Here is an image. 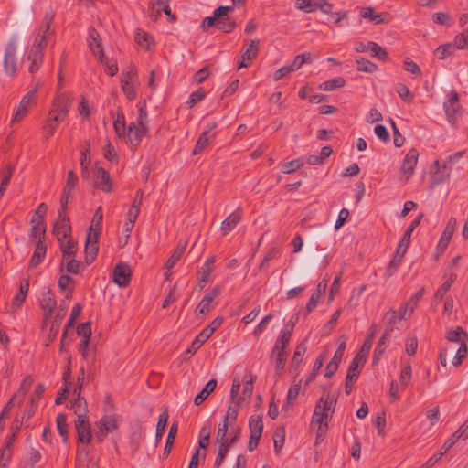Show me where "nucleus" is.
Segmentation results:
<instances>
[{
  "label": "nucleus",
  "mask_w": 468,
  "mask_h": 468,
  "mask_svg": "<svg viewBox=\"0 0 468 468\" xmlns=\"http://www.w3.org/2000/svg\"><path fill=\"white\" fill-rule=\"evenodd\" d=\"M176 433H177V423L174 422L169 429V432H168V435L166 438V442H165V445L164 448L163 455L165 457H166L170 453L173 444L175 442L176 437Z\"/></svg>",
  "instance_id": "obj_48"
},
{
  "label": "nucleus",
  "mask_w": 468,
  "mask_h": 468,
  "mask_svg": "<svg viewBox=\"0 0 468 468\" xmlns=\"http://www.w3.org/2000/svg\"><path fill=\"white\" fill-rule=\"evenodd\" d=\"M57 429L59 433V435L63 438V441H68V423H67V417L64 413H59L57 416Z\"/></svg>",
  "instance_id": "obj_51"
},
{
  "label": "nucleus",
  "mask_w": 468,
  "mask_h": 468,
  "mask_svg": "<svg viewBox=\"0 0 468 468\" xmlns=\"http://www.w3.org/2000/svg\"><path fill=\"white\" fill-rule=\"evenodd\" d=\"M132 271L128 263L119 262L112 271V281L119 287H126L131 281Z\"/></svg>",
  "instance_id": "obj_17"
},
{
  "label": "nucleus",
  "mask_w": 468,
  "mask_h": 468,
  "mask_svg": "<svg viewBox=\"0 0 468 468\" xmlns=\"http://www.w3.org/2000/svg\"><path fill=\"white\" fill-rule=\"evenodd\" d=\"M453 45L458 49H463L468 47V28L455 37Z\"/></svg>",
  "instance_id": "obj_64"
},
{
  "label": "nucleus",
  "mask_w": 468,
  "mask_h": 468,
  "mask_svg": "<svg viewBox=\"0 0 468 468\" xmlns=\"http://www.w3.org/2000/svg\"><path fill=\"white\" fill-rule=\"evenodd\" d=\"M366 363L365 355L358 353L355 356L352 362L347 369L346 377L349 381H356L359 375V368H361Z\"/></svg>",
  "instance_id": "obj_28"
},
{
  "label": "nucleus",
  "mask_w": 468,
  "mask_h": 468,
  "mask_svg": "<svg viewBox=\"0 0 468 468\" xmlns=\"http://www.w3.org/2000/svg\"><path fill=\"white\" fill-rule=\"evenodd\" d=\"M98 244L85 243V263L90 265L97 257Z\"/></svg>",
  "instance_id": "obj_55"
},
{
  "label": "nucleus",
  "mask_w": 468,
  "mask_h": 468,
  "mask_svg": "<svg viewBox=\"0 0 468 468\" xmlns=\"http://www.w3.org/2000/svg\"><path fill=\"white\" fill-rule=\"evenodd\" d=\"M135 41L142 48H144L145 49H149L150 44L152 42V37L146 32L139 30L135 35Z\"/></svg>",
  "instance_id": "obj_63"
},
{
  "label": "nucleus",
  "mask_w": 468,
  "mask_h": 468,
  "mask_svg": "<svg viewBox=\"0 0 468 468\" xmlns=\"http://www.w3.org/2000/svg\"><path fill=\"white\" fill-rule=\"evenodd\" d=\"M68 206L64 208L62 205L58 209V218L54 225L53 234L57 236L58 240L66 239L70 236L71 227L69 224V218L67 216Z\"/></svg>",
  "instance_id": "obj_8"
},
{
  "label": "nucleus",
  "mask_w": 468,
  "mask_h": 468,
  "mask_svg": "<svg viewBox=\"0 0 468 468\" xmlns=\"http://www.w3.org/2000/svg\"><path fill=\"white\" fill-rule=\"evenodd\" d=\"M168 418H169V415H168V412L166 410L162 411L159 415L158 422L156 425V432H155L156 442H158L164 435L165 427L167 425Z\"/></svg>",
  "instance_id": "obj_45"
},
{
  "label": "nucleus",
  "mask_w": 468,
  "mask_h": 468,
  "mask_svg": "<svg viewBox=\"0 0 468 468\" xmlns=\"http://www.w3.org/2000/svg\"><path fill=\"white\" fill-rule=\"evenodd\" d=\"M135 77L136 72L133 69H130L126 73L122 74L121 88L129 101L134 100L137 95L133 85Z\"/></svg>",
  "instance_id": "obj_19"
},
{
  "label": "nucleus",
  "mask_w": 468,
  "mask_h": 468,
  "mask_svg": "<svg viewBox=\"0 0 468 468\" xmlns=\"http://www.w3.org/2000/svg\"><path fill=\"white\" fill-rule=\"evenodd\" d=\"M148 127H141L134 122L129 123L124 139H127L133 150L140 144L143 137L147 133Z\"/></svg>",
  "instance_id": "obj_16"
},
{
  "label": "nucleus",
  "mask_w": 468,
  "mask_h": 468,
  "mask_svg": "<svg viewBox=\"0 0 468 468\" xmlns=\"http://www.w3.org/2000/svg\"><path fill=\"white\" fill-rule=\"evenodd\" d=\"M250 428V441L248 443V450L253 452L259 445L262 431L263 422L262 418L260 415H251L249 419Z\"/></svg>",
  "instance_id": "obj_9"
},
{
  "label": "nucleus",
  "mask_w": 468,
  "mask_h": 468,
  "mask_svg": "<svg viewBox=\"0 0 468 468\" xmlns=\"http://www.w3.org/2000/svg\"><path fill=\"white\" fill-rule=\"evenodd\" d=\"M23 426V418H19V415H16L13 420V423L10 428V432L6 437L5 442L13 445L14 441L17 439L21 427Z\"/></svg>",
  "instance_id": "obj_39"
},
{
  "label": "nucleus",
  "mask_w": 468,
  "mask_h": 468,
  "mask_svg": "<svg viewBox=\"0 0 468 468\" xmlns=\"http://www.w3.org/2000/svg\"><path fill=\"white\" fill-rule=\"evenodd\" d=\"M335 403L336 400H330V393L324 392L319 399L317 404L315 405L312 418V424H319L316 436V444L318 443V441L320 439L323 440V435H324L327 431V418L332 408V405Z\"/></svg>",
  "instance_id": "obj_2"
},
{
  "label": "nucleus",
  "mask_w": 468,
  "mask_h": 468,
  "mask_svg": "<svg viewBox=\"0 0 468 468\" xmlns=\"http://www.w3.org/2000/svg\"><path fill=\"white\" fill-rule=\"evenodd\" d=\"M46 251H47V246H46L45 241L37 240V242L36 244L35 251L29 260L28 268L34 269L38 264H40L46 256Z\"/></svg>",
  "instance_id": "obj_30"
},
{
  "label": "nucleus",
  "mask_w": 468,
  "mask_h": 468,
  "mask_svg": "<svg viewBox=\"0 0 468 468\" xmlns=\"http://www.w3.org/2000/svg\"><path fill=\"white\" fill-rule=\"evenodd\" d=\"M78 182V176L73 170H69L67 175L65 186L63 187L62 196L60 198V205L64 207L68 206L69 200L71 197L72 191L74 190Z\"/></svg>",
  "instance_id": "obj_21"
},
{
  "label": "nucleus",
  "mask_w": 468,
  "mask_h": 468,
  "mask_svg": "<svg viewBox=\"0 0 468 468\" xmlns=\"http://www.w3.org/2000/svg\"><path fill=\"white\" fill-rule=\"evenodd\" d=\"M87 42L90 50L94 56L98 57L99 61L101 63H106V56L103 52L101 36L94 27L89 28Z\"/></svg>",
  "instance_id": "obj_13"
},
{
  "label": "nucleus",
  "mask_w": 468,
  "mask_h": 468,
  "mask_svg": "<svg viewBox=\"0 0 468 468\" xmlns=\"http://www.w3.org/2000/svg\"><path fill=\"white\" fill-rule=\"evenodd\" d=\"M346 80L342 77H336L335 79L326 80L319 85V89L322 90H334L344 87Z\"/></svg>",
  "instance_id": "obj_50"
},
{
  "label": "nucleus",
  "mask_w": 468,
  "mask_h": 468,
  "mask_svg": "<svg viewBox=\"0 0 468 468\" xmlns=\"http://www.w3.org/2000/svg\"><path fill=\"white\" fill-rule=\"evenodd\" d=\"M216 27L225 33H230L236 27V22L230 19L228 15L223 16L217 21Z\"/></svg>",
  "instance_id": "obj_47"
},
{
  "label": "nucleus",
  "mask_w": 468,
  "mask_h": 468,
  "mask_svg": "<svg viewBox=\"0 0 468 468\" xmlns=\"http://www.w3.org/2000/svg\"><path fill=\"white\" fill-rule=\"evenodd\" d=\"M54 19V15L52 13L45 14L42 23L38 27L37 33L36 35L35 40L30 48H37L40 49V51L45 52L47 47V35L50 29L51 23Z\"/></svg>",
  "instance_id": "obj_10"
},
{
  "label": "nucleus",
  "mask_w": 468,
  "mask_h": 468,
  "mask_svg": "<svg viewBox=\"0 0 468 468\" xmlns=\"http://www.w3.org/2000/svg\"><path fill=\"white\" fill-rule=\"evenodd\" d=\"M30 223H31V229H30V234H29L30 240H35L36 239H38V240L45 241V234H46L45 223L41 222V221H37L35 217H32Z\"/></svg>",
  "instance_id": "obj_33"
},
{
  "label": "nucleus",
  "mask_w": 468,
  "mask_h": 468,
  "mask_svg": "<svg viewBox=\"0 0 468 468\" xmlns=\"http://www.w3.org/2000/svg\"><path fill=\"white\" fill-rule=\"evenodd\" d=\"M260 39H250L246 41L244 50L241 54V60L238 65V69L248 68L251 61L257 58L260 50Z\"/></svg>",
  "instance_id": "obj_12"
},
{
  "label": "nucleus",
  "mask_w": 468,
  "mask_h": 468,
  "mask_svg": "<svg viewBox=\"0 0 468 468\" xmlns=\"http://www.w3.org/2000/svg\"><path fill=\"white\" fill-rule=\"evenodd\" d=\"M398 180L402 184H406L410 180V153H407L404 156L399 167Z\"/></svg>",
  "instance_id": "obj_44"
},
{
  "label": "nucleus",
  "mask_w": 468,
  "mask_h": 468,
  "mask_svg": "<svg viewBox=\"0 0 468 468\" xmlns=\"http://www.w3.org/2000/svg\"><path fill=\"white\" fill-rule=\"evenodd\" d=\"M356 68L359 71L372 73L377 70V65L364 58H356Z\"/></svg>",
  "instance_id": "obj_54"
},
{
  "label": "nucleus",
  "mask_w": 468,
  "mask_h": 468,
  "mask_svg": "<svg viewBox=\"0 0 468 468\" xmlns=\"http://www.w3.org/2000/svg\"><path fill=\"white\" fill-rule=\"evenodd\" d=\"M242 214L240 210L231 213L227 218L221 222L220 229L224 235L232 231L238 223L241 220Z\"/></svg>",
  "instance_id": "obj_32"
},
{
  "label": "nucleus",
  "mask_w": 468,
  "mask_h": 468,
  "mask_svg": "<svg viewBox=\"0 0 468 468\" xmlns=\"http://www.w3.org/2000/svg\"><path fill=\"white\" fill-rule=\"evenodd\" d=\"M274 353H276V361H275L276 374L278 376H280L285 367V363L287 360V353H286V351H283V350L275 351Z\"/></svg>",
  "instance_id": "obj_62"
},
{
  "label": "nucleus",
  "mask_w": 468,
  "mask_h": 468,
  "mask_svg": "<svg viewBox=\"0 0 468 468\" xmlns=\"http://www.w3.org/2000/svg\"><path fill=\"white\" fill-rule=\"evenodd\" d=\"M215 263V257L209 256L206 261L204 262L202 268H201V278L199 282H197V286L199 290H202L207 282L209 281L210 274L213 271V266Z\"/></svg>",
  "instance_id": "obj_31"
},
{
  "label": "nucleus",
  "mask_w": 468,
  "mask_h": 468,
  "mask_svg": "<svg viewBox=\"0 0 468 468\" xmlns=\"http://www.w3.org/2000/svg\"><path fill=\"white\" fill-rule=\"evenodd\" d=\"M137 107L138 117L134 122L141 127H148V112L145 100L140 101L137 103Z\"/></svg>",
  "instance_id": "obj_42"
},
{
  "label": "nucleus",
  "mask_w": 468,
  "mask_h": 468,
  "mask_svg": "<svg viewBox=\"0 0 468 468\" xmlns=\"http://www.w3.org/2000/svg\"><path fill=\"white\" fill-rule=\"evenodd\" d=\"M60 122L62 121L58 119V117H54L52 112L48 113L47 122L43 126V134L46 140L49 139L54 134Z\"/></svg>",
  "instance_id": "obj_38"
},
{
  "label": "nucleus",
  "mask_w": 468,
  "mask_h": 468,
  "mask_svg": "<svg viewBox=\"0 0 468 468\" xmlns=\"http://www.w3.org/2000/svg\"><path fill=\"white\" fill-rule=\"evenodd\" d=\"M45 52L40 51V49L30 48L29 52L27 56V60L29 62L28 71L30 74L34 75L37 72L43 64Z\"/></svg>",
  "instance_id": "obj_26"
},
{
  "label": "nucleus",
  "mask_w": 468,
  "mask_h": 468,
  "mask_svg": "<svg viewBox=\"0 0 468 468\" xmlns=\"http://www.w3.org/2000/svg\"><path fill=\"white\" fill-rule=\"evenodd\" d=\"M71 409L77 415V419L87 418V403L84 398H75L71 401Z\"/></svg>",
  "instance_id": "obj_40"
},
{
  "label": "nucleus",
  "mask_w": 468,
  "mask_h": 468,
  "mask_svg": "<svg viewBox=\"0 0 468 468\" xmlns=\"http://www.w3.org/2000/svg\"><path fill=\"white\" fill-rule=\"evenodd\" d=\"M455 50H456V48L453 45V43H446V44H443V45L438 47L434 50V55L439 59H444L447 57L452 55L455 52Z\"/></svg>",
  "instance_id": "obj_49"
},
{
  "label": "nucleus",
  "mask_w": 468,
  "mask_h": 468,
  "mask_svg": "<svg viewBox=\"0 0 468 468\" xmlns=\"http://www.w3.org/2000/svg\"><path fill=\"white\" fill-rule=\"evenodd\" d=\"M37 94V89L29 90L20 101L15 111L12 122H19L27 114L29 107L33 104Z\"/></svg>",
  "instance_id": "obj_15"
},
{
  "label": "nucleus",
  "mask_w": 468,
  "mask_h": 468,
  "mask_svg": "<svg viewBox=\"0 0 468 468\" xmlns=\"http://www.w3.org/2000/svg\"><path fill=\"white\" fill-rule=\"evenodd\" d=\"M206 97V91L203 88H199L192 92L186 101L188 108H193L197 103L203 101Z\"/></svg>",
  "instance_id": "obj_58"
},
{
  "label": "nucleus",
  "mask_w": 468,
  "mask_h": 468,
  "mask_svg": "<svg viewBox=\"0 0 468 468\" xmlns=\"http://www.w3.org/2000/svg\"><path fill=\"white\" fill-rule=\"evenodd\" d=\"M58 287L62 291L69 290V292L70 294L75 287V280L67 274H63L58 279Z\"/></svg>",
  "instance_id": "obj_57"
},
{
  "label": "nucleus",
  "mask_w": 468,
  "mask_h": 468,
  "mask_svg": "<svg viewBox=\"0 0 468 468\" xmlns=\"http://www.w3.org/2000/svg\"><path fill=\"white\" fill-rule=\"evenodd\" d=\"M217 379L211 378L203 389L195 397L194 403L198 406L203 403L206 399L215 390L217 387Z\"/></svg>",
  "instance_id": "obj_37"
},
{
  "label": "nucleus",
  "mask_w": 468,
  "mask_h": 468,
  "mask_svg": "<svg viewBox=\"0 0 468 468\" xmlns=\"http://www.w3.org/2000/svg\"><path fill=\"white\" fill-rule=\"evenodd\" d=\"M291 335H290L289 331L282 330L280 332V335H279L276 342H275L273 352L279 351V350L285 351V349L290 342Z\"/></svg>",
  "instance_id": "obj_52"
},
{
  "label": "nucleus",
  "mask_w": 468,
  "mask_h": 468,
  "mask_svg": "<svg viewBox=\"0 0 468 468\" xmlns=\"http://www.w3.org/2000/svg\"><path fill=\"white\" fill-rule=\"evenodd\" d=\"M254 378L251 375H246L243 379V390L241 393V402L250 399L253 392Z\"/></svg>",
  "instance_id": "obj_46"
},
{
  "label": "nucleus",
  "mask_w": 468,
  "mask_h": 468,
  "mask_svg": "<svg viewBox=\"0 0 468 468\" xmlns=\"http://www.w3.org/2000/svg\"><path fill=\"white\" fill-rule=\"evenodd\" d=\"M122 422V416L118 414H105L96 423L98 431L94 438L98 442H102L110 432H113Z\"/></svg>",
  "instance_id": "obj_3"
},
{
  "label": "nucleus",
  "mask_w": 468,
  "mask_h": 468,
  "mask_svg": "<svg viewBox=\"0 0 468 468\" xmlns=\"http://www.w3.org/2000/svg\"><path fill=\"white\" fill-rule=\"evenodd\" d=\"M220 287L215 286L209 292H207L204 297L202 298L201 302L197 307V312H198L200 314H207L210 310V303L215 300L217 296L220 293Z\"/></svg>",
  "instance_id": "obj_27"
},
{
  "label": "nucleus",
  "mask_w": 468,
  "mask_h": 468,
  "mask_svg": "<svg viewBox=\"0 0 468 468\" xmlns=\"http://www.w3.org/2000/svg\"><path fill=\"white\" fill-rule=\"evenodd\" d=\"M207 332L202 330L192 341L190 346L186 350L188 357H191L209 338Z\"/></svg>",
  "instance_id": "obj_36"
},
{
  "label": "nucleus",
  "mask_w": 468,
  "mask_h": 468,
  "mask_svg": "<svg viewBox=\"0 0 468 468\" xmlns=\"http://www.w3.org/2000/svg\"><path fill=\"white\" fill-rule=\"evenodd\" d=\"M232 9L233 8L231 6H225V5H221L218 8H216L213 12L212 16H207L203 19V21L201 23V27L203 28V30H207V28H209L211 27H216V24H217V21L218 20V18L223 16H227V13Z\"/></svg>",
  "instance_id": "obj_29"
},
{
  "label": "nucleus",
  "mask_w": 468,
  "mask_h": 468,
  "mask_svg": "<svg viewBox=\"0 0 468 468\" xmlns=\"http://www.w3.org/2000/svg\"><path fill=\"white\" fill-rule=\"evenodd\" d=\"M72 98L68 95H58L53 101V107L49 112H52L54 117L64 121L69 113V110L72 104Z\"/></svg>",
  "instance_id": "obj_14"
},
{
  "label": "nucleus",
  "mask_w": 468,
  "mask_h": 468,
  "mask_svg": "<svg viewBox=\"0 0 468 468\" xmlns=\"http://www.w3.org/2000/svg\"><path fill=\"white\" fill-rule=\"evenodd\" d=\"M60 244V250L62 252V261H61V266L60 271H63L64 270V262L71 257H75L77 253V241H75L71 238H68L66 239H61L59 241Z\"/></svg>",
  "instance_id": "obj_25"
},
{
  "label": "nucleus",
  "mask_w": 468,
  "mask_h": 468,
  "mask_svg": "<svg viewBox=\"0 0 468 468\" xmlns=\"http://www.w3.org/2000/svg\"><path fill=\"white\" fill-rule=\"evenodd\" d=\"M56 299L55 295L51 292V290H48L42 294V298L40 300L41 309L45 312L43 324L48 320L50 315L52 314L55 307H56Z\"/></svg>",
  "instance_id": "obj_24"
},
{
  "label": "nucleus",
  "mask_w": 468,
  "mask_h": 468,
  "mask_svg": "<svg viewBox=\"0 0 468 468\" xmlns=\"http://www.w3.org/2000/svg\"><path fill=\"white\" fill-rule=\"evenodd\" d=\"M69 299H70V296L68 294L65 297V299L61 301L59 308L58 310V313L51 323V326H50L49 332L48 334L47 341L45 344L47 346L50 343H52L58 335L62 320L67 314L68 306L69 303Z\"/></svg>",
  "instance_id": "obj_7"
},
{
  "label": "nucleus",
  "mask_w": 468,
  "mask_h": 468,
  "mask_svg": "<svg viewBox=\"0 0 468 468\" xmlns=\"http://www.w3.org/2000/svg\"><path fill=\"white\" fill-rule=\"evenodd\" d=\"M16 53L17 40L16 37H12L5 47L3 58L4 71L11 78H14L17 71L18 60Z\"/></svg>",
  "instance_id": "obj_4"
},
{
  "label": "nucleus",
  "mask_w": 468,
  "mask_h": 468,
  "mask_svg": "<svg viewBox=\"0 0 468 468\" xmlns=\"http://www.w3.org/2000/svg\"><path fill=\"white\" fill-rule=\"evenodd\" d=\"M410 246V227L405 230L403 237L401 238L399 243L396 248V251L393 255L392 260L390 261L385 275L387 277L391 276L399 268V264L402 261L403 257L405 256L407 250Z\"/></svg>",
  "instance_id": "obj_5"
},
{
  "label": "nucleus",
  "mask_w": 468,
  "mask_h": 468,
  "mask_svg": "<svg viewBox=\"0 0 468 468\" xmlns=\"http://www.w3.org/2000/svg\"><path fill=\"white\" fill-rule=\"evenodd\" d=\"M217 127V122H212L207 125V128L199 135L196 145L193 149V154L197 155L202 153L208 145L210 138L214 137V129Z\"/></svg>",
  "instance_id": "obj_20"
},
{
  "label": "nucleus",
  "mask_w": 468,
  "mask_h": 468,
  "mask_svg": "<svg viewBox=\"0 0 468 468\" xmlns=\"http://www.w3.org/2000/svg\"><path fill=\"white\" fill-rule=\"evenodd\" d=\"M369 51L371 52L372 56L378 58L380 60H386L388 58L387 51L376 42L369 41Z\"/></svg>",
  "instance_id": "obj_60"
},
{
  "label": "nucleus",
  "mask_w": 468,
  "mask_h": 468,
  "mask_svg": "<svg viewBox=\"0 0 468 468\" xmlns=\"http://www.w3.org/2000/svg\"><path fill=\"white\" fill-rule=\"evenodd\" d=\"M306 346L303 343L299 344L293 353L290 369L292 372H297L300 368L301 363L303 361V357L306 352Z\"/></svg>",
  "instance_id": "obj_35"
},
{
  "label": "nucleus",
  "mask_w": 468,
  "mask_h": 468,
  "mask_svg": "<svg viewBox=\"0 0 468 468\" xmlns=\"http://www.w3.org/2000/svg\"><path fill=\"white\" fill-rule=\"evenodd\" d=\"M445 339L452 343H457L460 345V346L457 350H454L452 347H441L439 354L440 363L443 367H446L448 364V359L454 355L452 363L454 367H459L463 363L468 352V334L462 326H456L455 328L448 330L445 333Z\"/></svg>",
  "instance_id": "obj_1"
},
{
  "label": "nucleus",
  "mask_w": 468,
  "mask_h": 468,
  "mask_svg": "<svg viewBox=\"0 0 468 468\" xmlns=\"http://www.w3.org/2000/svg\"><path fill=\"white\" fill-rule=\"evenodd\" d=\"M360 16L363 18L370 19L374 24L378 25L384 22L380 14H375L372 7H364L360 12Z\"/></svg>",
  "instance_id": "obj_56"
},
{
  "label": "nucleus",
  "mask_w": 468,
  "mask_h": 468,
  "mask_svg": "<svg viewBox=\"0 0 468 468\" xmlns=\"http://www.w3.org/2000/svg\"><path fill=\"white\" fill-rule=\"evenodd\" d=\"M443 108L448 122L452 125H454L463 115V109L460 104L459 94L456 90H452L449 93L448 99L443 102Z\"/></svg>",
  "instance_id": "obj_6"
},
{
  "label": "nucleus",
  "mask_w": 468,
  "mask_h": 468,
  "mask_svg": "<svg viewBox=\"0 0 468 468\" xmlns=\"http://www.w3.org/2000/svg\"><path fill=\"white\" fill-rule=\"evenodd\" d=\"M409 304V302H405L401 304L399 311L390 309L385 314L383 318V321L387 326L385 332H388V335H390V332H392L395 328H398L399 324L401 323L406 314Z\"/></svg>",
  "instance_id": "obj_11"
},
{
  "label": "nucleus",
  "mask_w": 468,
  "mask_h": 468,
  "mask_svg": "<svg viewBox=\"0 0 468 468\" xmlns=\"http://www.w3.org/2000/svg\"><path fill=\"white\" fill-rule=\"evenodd\" d=\"M12 448L13 445L5 443V445L0 450V468L5 467L7 463L10 461L12 456Z\"/></svg>",
  "instance_id": "obj_59"
},
{
  "label": "nucleus",
  "mask_w": 468,
  "mask_h": 468,
  "mask_svg": "<svg viewBox=\"0 0 468 468\" xmlns=\"http://www.w3.org/2000/svg\"><path fill=\"white\" fill-rule=\"evenodd\" d=\"M93 174L96 186L103 192H112V181L109 173L104 168L95 165Z\"/></svg>",
  "instance_id": "obj_18"
},
{
  "label": "nucleus",
  "mask_w": 468,
  "mask_h": 468,
  "mask_svg": "<svg viewBox=\"0 0 468 468\" xmlns=\"http://www.w3.org/2000/svg\"><path fill=\"white\" fill-rule=\"evenodd\" d=\"M390 335L388 332H384L382 336L380 337L373 355V364H376L379 359L380 356L384 353L388 346V343L389 342Z\"/></svg>",
  "instance_id": "obj_41"
},
{
  "label": "nucleus",
  "mask_w": 468,
  "mask_h": 468,
  "mask_svg": "<svg viewBox=\"0 0 468 468\" xmlns=\"http://www.w3.org/2000/svg\"><path fill=\"white\" fill-rule=\"evenodd\" d=\"M242 402H231L228 407L227 414L224 418V421L229 423V420L235 422L239 414V409Z\"/></svg>",
  "instance_id": "obj_61"
},
{
  "label": "nucleus",
  "mask_w": 468,
  "mask_h": 468,
  "mask_svg": "<svg viewBox=\"0 0 468 468\" xmlns=\"http://www.w3.org/2000/svg\"><path fill=\"white\" fill-rule=\"evenodd\" d=\"M75 426L79 441L86 444L90 443L92 435L90 432V426L88 420V417L77 419L75 421Z\"/></svg>",
  "instance_id": "obj_23"
},
{
  "label": "nucleus",
  "mask_w": 468,
  "mask_h": 468,
  "mask_svg": "<svg viewBox=\"0 0 468 468\" xmlns=\"http://www.w3.org/2000/svg\"><path fill=\"white\" fill-rule=\"evenodd\" d=\"M113 129L119 138H122L126 133L125 117L121 107L116 110V118L113 121Z\"/></svg>",
  "instance_id": "obj_34"
},
{
  "label": "nucleus",
  "mask_w": 468,
  "mask_h": 468,
  "mask_svg": "<svg viewBox=\"0 0 468 468\" xmlns=\"http://www.w3.org/2000/svg\"><path fill=\"white\" fill-rule=\"evenodd\" d=\"M65 271L70 274H80L84 269L85 265L74 259V257L69 258L65 262Z\"/></svg>",
  "instance_id": "obj_43"
},
{
  "label": "nucleus",
  "mask_w": 468,
  "mask_h": 468,
  "mask_svg": "<svg viewBox=\"0 0 468 468\" xmlns=\"http://www.w3.org/2000/svg\"><path fill=\"white\" fill-rule=\"evenodd\" d=\"M432 168H434V172L432 173V185H440L449 179L451 175V165L444 163L442 166H441L439 160L434 161Z\"/></svg>",
  "instance_id": "obj_22"
},
{
  "label": "nucleus",
  "mask_w": 468,
  "mask_h": 468,
  "mask_svg": "<svg viewBox=\"0 0 468 468\" xmlns=\"http://www.w3.org/2000/svg\"><path fill=\"white\" fill-rule=\"evenodd\" d=\"M303 165V161L301 158L285 162L281 165V171L284 174H291L300 169Z\"/></svg>",
  "instance_id": "obj_53"
}]
</instances>
